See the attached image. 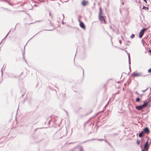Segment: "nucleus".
<instances>
[{
  "label": "nucleus",
  "instance_id": "1",
  "mask_svg": "<svg viewBox=\"0 0 151 151\" xmlns=\"http://www.w3.org/2000/svg\"><path fill=\"white\" fill-rule=\"evenodd\" d=\"M99 19L101 22L103 24H106V22L105 21V17L102 15L99 16Z\"/></svg>",
  "mask_w": 151,
  "mask_h": 151
},
{
  "label": "nucleus",
  "instance_id": "2",
  "mask_svg": "<svg viewBox=\"0 0 151 151\" xmlns=\"http://www.w3.org/2000/svg\"><path fill=\"white\" fill-rule=\"evenodd\" d=\"M147 30V29L144 28L142 29L139 32V37L140 38H141L142 37L145 31H146Z\"/></svg>",
  "mask_w": 151,
  "mask_h": 151
},
{
  "label": "nucleus",
  "instance_id": "3",
  "mask_svg": "<svg viewBox=\"0 0 151 151\" xmlns=\"http://www.w3.org/2000/svg\"><path fill=\"white\" fill-rule=\"evenodd\" d=\"M79 25L80 27L83 29H85V26L83 22H81L80 20H79Z\"/></svg>",
  "mask_w": 151,
  "mask_h": 151
},
{
  "label": "nucleus",
  "instance_id": "4",
  "mask_svg": "<svg viewBox=\"0 0 151 151\" xmlns=\"http://www.w3.org/2000/svg\"><path fill=\"white\" fill-rule=\"evenodd\" d=\"M150 100H149L148 101H145L144 102L143 104L142 105L143 108L146 107L148 103L150 102Z\"/></svg>",
  "mask_w": 151,
  "mask_h": 151
},
{
  "label": "nucleus",
  "instance_id": "5",
  "mask_svg": "<svg viewBox=\"0 0 151 151\" xmlns=\"http://www.w3.org/2000/svg\"><path fill=\"white\" fill-rule=\"evenodd\" d=\"M148 141H147L146 143H145V145L144 146V149L145 150H147L148 148H149V146L148 145Z\"/></svg>",
  "mask_w": 151,
  "mask_h": 151
},
{
  "label": "nucleus",
  "instance_id": "6",
  "mask_svg": "<svg viewBox=\"0 0 151 151\" xmlns=\"http://www.w3.org/2000/svg\"><path fill=\"white\" fill-rule=\"evenodd\" d=\"M83 6H86L87 5L88 3V2L87 1H86L85 0H83L81 2Z\"/></svg>",
  "mask_w": 151,
  "mask_h": 151
},
{
  "label": "nucleus",
  "instance_id": "7",
  "mask_svg": "<svg viewBox=\"0 0 151 151\" xmlns=\"http://www.w3.org/2000/svg\"><path fill=\"white\" fill-rule=\"evenodd\" d=\"M140 74L139 73H137V72H134L132 74V76L134 77H137L139 76H140Z\"/></svg>",
  "mask_w": 151,
  "mask_h": 151
},
{
  "label": "nucleus",
  "instance_id": "8",
  "mask_svg": "<svg viewBox=\"0 0 151 151\" xmlns=\"http://www.w3.org/2000/svg\"><path fill=\"white\" fill-rule=\"evenodd\" d=\"M136 108L138 110H142L143 108V107L141 105L136 106Z\"/></svg>",
  "mask_w": 151,
  "mask_h": 151
},
{
  "label": "nucleus",
  "instance_id": "9",
  "mask_svg": "<svg viewBox=\"0 0 151 151\" xmlns=\"http://www.w3.org/2000/svg\"><path fill=\"white\" fill-rule=\"evenodd\" d=\"M142 132H144V133H148L150 132L149 129L147 127H146L144 129Z\"/></svg>",
  "mask_w": 151,
  "mask_h": 151
},
{
  "label": "nucleus",
  "instance_id": "10",
  "mask_svg": "<svg viewBox=\"0 0 151 151\" xmlns=\"http://www.w3.org/2000/svg\"><path fill=\"white\" fill-rule=\"evenodd\" d=\"M103 15V12L102 9L101 7H100L99 9V16L102 15Z\"/></svg>",
  "mask_w": 151,
  "mask_h": 151
},
{
  "label": "nucleus",
  "instance_id": "11",
  "mask_svg": "<svg viewBox=\"0 0 151 151\" xmlns=\"http://www.w3.org/2000/svg\"><path fill=\"white\" fill-rule=\"evenodd\" d=\"M144 132L142 131L139 134V137H143L144 135Z\"/></svg>",
  "mask_w": 151,
  "mask_h": 151
},
{
  "label": "nucleus",
  "instance_id": "12",
  "mask_svg": "<svg viewBox=\"0 0 151 151\" xmlns=\"http://www.w3.org/2000/svg\"><path fill=\"white\" fill-rule=\"evenodd\" d=\"M142 9H145V10H149V8L148 7H146L145 6H143Z\"/></svg>",
  "mask_w": 151,
  "mask_h": 151
},
{
  "label": "nucleus",
  "instance_id": "13",
  "mask_svg": "<svg viewBox=\"0 0 151 151\" xmlns=\"http://www.w3.org/2000/svg\"><path fill=\"white\" fill-rule=\"evenodd\" d=\"M140 100V99L139 98H137L136 99V101L137 102H138Z\"/></svg>",
  "mask_w": 151,
  "mask_h": 151
},
{
  "label": "nucleus",
  "instance_id": "14",
  "mask_svg": "<svg viewBox=\"0 0 151 151\" xmlns=\"http://www.w3.org/2000/svg\"><path fill=\"white\" fill-rule=\"evenodd\" d=\"M137 143L138 145H139L140 143V141L137 140Z\"/></svg>",
  "mask_w": 151,
  "mask_h": 151
},
{
  "label": "nucleus",
  "instance_id": "15",
  "mask_svg": "<svg viewBox=\"0 0 151 151\" xmlns=\"http://www.w3.org/2000/svg\"><path fill=\"white\" fill-rule=\"evenodd\" d=\"M148 73H151V68H150L148 70Z\"/></svg>",
  "mask_w": 151,
  "mask_h": 151
},
{
  "label": "nucleus",
  "instance_id": "16",
  "mask_svg": "<svg viewBox=\"0 0 151 151\" xmlns=\"http://www.w3.org/2000/svg\"><path fill=\"white\" fill-rule=\"evenodd\" d=\"M134 37V34H132L131 36V38H133Z\"/></svg>",
  "mask_w": 151,
  "mask_h": 151
},
{
  "label": "nucleus",
  "instance_id": "17",
  "mask_svg": "<svg viewBox=\"0 0 151 151\" xmlns=\"http://www.w3.org/2000/svg\"><path fill=\"white\" fill-rule=\"evenodd\" d=\"M63 97H64L66 95V94L65 93H63Z\"/></svg>",
  "mask_w": 151,
  "mask_h": 151
},
{
  "label": "nucleus",
  "instance_id": "18",
  "mask_svg": "<svg viewBox=\"0 0 151 151\" xmlns=\"http://www.w3.org/2000/svg\"><path fill=\"white\" fill-rule=\"evenodd\" d=\"M143 1L146 3H147V1L146 0H143Z\"/></svg>",
  "mask_w": 151,
  "mask_h": 151
},
{
  "label": "nucleus",
  "instance_id": "19",
  "mask_svg": "<svg viewBox=\"0 0 151 151\" xmlns=\"http://www.w3.org/2000/svg\"><path fill=\"white\" fill-rule=\"evenodd\" d=\"M149 52H150L151 54V50H149Z\"/></svg>",
  "mask_w": 151,
  "mask_h": 151
},
{
  "label": "nucleus",
  "instance_id": "20",
  "mask_svg": "<svg viewBox=\"0 0 151 151\" xmlns=\"http://www.w3.org/2000/svg\"><path fill=\"white\" fill-rule=\"evenodd\" d=\"M144 150H142V151H144Z\"/></svg>",
  "mask_w": 151,
  "mask_h": 151
}]
</instances>
